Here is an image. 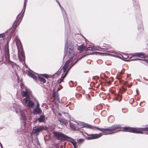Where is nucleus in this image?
<instances>
[{
    "label": "nucleus",
    "mask_w": 148,
    "mask_h": 148,
    "mask_svg": "<svg viewBox=\"0 0 148 148\" xmlns=\"http://www.w3.org/2000/svg\"><path fill=\"white\" fill-rule=\"evenodd\" d=\"M139 55V53H134L132 54V56H135V57H138Z\"/></svg>",
    "instance_id": "c756f323"
},
{
    "label": "nucleus",
    "mask_w": 148,
    "mask_h": 148,
    "mask_svg": "<svg viewBox=\"0 0 148 148\" xmlns=\"http://www.w3.org/2000/svg\"><path fill=\"white\" fill-rule=\"evenodd\" d=\"M145 56L144 54L143 53H139L138 57L141 58H143Z\"/></svg>",
    "instance_id": "a878e982"
},
{
    "label": "nucleus",
    "mask_w": 148,
    "mask_h": 148,
    "mask_svg": "<svg viewBox=\"0 0 148 148\" xmlns=\"http://www.w3.org/2000/svg\"><path fill=\"white\" fill-rule=\"evenodd\" d=\"M13 107L15 108V110H16V113H18L19 112H20V114L22 116H25V114L23 112L21 111L20 110V107L18 106H17V105L16 104H14L13 105Z\"/></svg>",
    "instance_id": "9d476101"
},
{
    "label": "nucleus",
    "mask_w": 148,
    "mask_h": 148,
    "mask_svg": "<svg viewBox=\"0 0 148 148\" xmlns=\"http://www.w3.org/2000/svg\"><path fill=\"white\" fill-rule=\"evenodd\" d=\"M42 112V111L40 108H36L33 109L32 113L33 114H39L40 113H41Z\"/></svg>",
    "instance_id": "ddd939ff"
},
{
    "label": "nucleus",
    "mask_w": 148,
    "mask_h": 148,
    "mask_svg": "<svg viewBox=\"0 0 148 148\" xmlns=\"http://www.w3.org/2000/svg\"><path fill=\"white\" fill-rule=\"evenodd\" d=\"M137 60V58L132 59L130 60V61H135V60Z\"/></svg>",
    "instance_id": "a19ab883"
},
{
    "label": "nucleus",
    "mask_w": 148,
    "mask_h": 148,
    "mask_svg": "<svg viewBox=\"0 0 148 148\" xmlns=\"http://www.w3.org/2000/svg\"><path fill=\"white\" fill-rule=\"evenodd\" d=\"M133 3L135 8H139V5L138 2H134Z\"/></svg>",
    "instance_id": "393cba45"
},
{
    "label": "nucleus",
    "mask_w": 148,
    "mask_h": 148,
    "mask_svg": "<svg viewBox=\"0 0 148 148\" xmlns=\"http://www.w3.org/2000/svg\"><path fill=\"white\" fill-rule=\"evenodd\" d=\"M17 37V36H16V39Z\"/></svg>",
    "instance_id": "864d4df0"
},
{
    "label": "nucleus",
    "mask_w": 148,
    "mask_h": 148,
    "mask_svg": "<svg viewBox=\"0 0 148 148\" xmlns=\"http://www.w3.org/2000/svg\"><path fill=\"white\" fill-rule=\"evenodd\" d=\"M132 83H130V85H128V88H130L132 86Z\"/></svg>",
    "instance_id": "ea45409f"
},
{
    "label": "nucleus",
    "mask_w": 148,
    "mask_h": 148,
    "mask_svg": "<svg viewBox=\"0 0 148 148\" xmlns=\"http://www.w3.org/2000/svg\"><path fill=\"white\" fill-rule=\"evenodd\" d=\"M21 55L23 57V58H25V53L23 51V49L22 48L21 52Z\"/></svg>",
    "instance_id": "bb28decb"
},
{
    "label": "nucleus",
    "mask_w": 148,
    "mask_h": 148,
    "mask_svg": "<svg viewBox=\"0 0 148 148\" xmlns=\"http://www.w3.org/2000/svg\"><path fill=\"white\" fill-rule=\"evenodd\" d=\"M58 4L60 6L61 9L62 10V13L63 17L64 19V24L65 26V29L66 31L69 29L70 27V25L69 23V21L67 17V15L66 13V11L62 8L60 3H58Z\"/></svg>",
    "instance_id": "39448f33"
},
{
    "label": "nucleus",
    "mask_w": 148,
    "mask_h": 148,
    "mask_svg": "<svg viewBox=\"0 0 148 148\" xmlns=\"http://www.w3.org/2000/svg\"><path fill=\"white\" fill-rule=\"evenodd\" d=\"M100 53L103 54H104L105 55H109L111 56H114L117 58H121L120 57H119L118 56L116 55V54L117 53L116 52L114 51H111L107 53Z\"/></svg>",
    "instance_id": "1a4fd4ad"
},
{
    "label": "nucleus",
    "mask_w": 148,
    "mask_h": 148,
    "mask_svg": "<svg viewBox=\"0 0 148 148\" xmlns=\"http://www.w3.org/2000/svg\"><path fill=\"white\" fill-rule=\"evenodd\" d=\"M58 115L61 116V114L60 113H59L58 114Z\"/></svg>",
    "instance_id": "a18cd8bd"
},
{
    "label": "nucleus",
    "mask_w": 148,
    "mask_h": 148,
    "mask_svg": "<svg viewBox=\"0 0 148 148\" xmlns=\"http://www.w3.org/2000/svg\"><path fill=\"white\" fill-rule=\"evenodd\" d=\"M27 75L30 77L33 78L35 80L37 79L36 76L34 74L32 73L31 72L29 71H27Z\"/></svg>",
    "instance_id": "4468645a"
},
{
    "label": "nucleus",
    "mask_w": 148,
    "mask_h": 148,
    "mask_svg": "<svg viewBox=\"0 0 148 148\" xmlns=\"http://www.w3.org/2000/svg\"><path fill=\"white\" fill-rule=\"evenodd\" d=\"M21 93L23 97H25L23 101V104L25 105L27 103L29 99V97L28 96V91L26 90L25 91L23 90L21 92Z\"/></svg>",
    "instance_id": "0eeeda50"
},
{
    "label": "nucleus",
    "mask_w": 148,
    "mask_h": 148,
    "mask_svg": "<svg viewBox=\"0 0 148 148\" xmlns=\"http://www.w3.org/2000/svg\"><path fill=\"white\" fill-rule=\"evenodd\" d=\"M45 117L44 115H40L39 118L37 120L39 123L43 122L45 120Z\"/></svg>",
    "instance_id": "dca6fc26"
},
{
    "label": "nucleus",
    "mask_w": 148,
    "mask_h": 148,
    "mask_svg": "<svg viewBox=\"0 0 148 148\" xmlns=\"http://www.w3.org/2000/svg\"><path fill=\"white\" fill-rule=\"evenodd\" d=\"M4 55L5 58L6 60L9 61L10 60V53L9 52H5Z\"/></svg>",
    "instance_id": "a211bd4d"
},
{
    "label": "nucleus",
    "mask_w": 148,
    "mask_h": 148,
    "mask_svg": "<svg viewBox=\"0 0 148 148\" xmlns=\"http://www.w3.org/2000/svg\"><path fill=\"white\" fill-rule=\"evenodd\" d=\"M119 125V126H120V128H118V129H121V126H120V125ZM113 126H114V125H113ZM112 126H113V125H112ZM116 130H117V129H116ZM115 130H114V132H115V133H117L118 132H119V131H115ZM114 134H115V133H114Z\"/></svg>",
    "instance_id": "f704fd0d"
},
{
    "label": "nucleus",
    "mask_w": 148,
    "mask_h": 148,
    "mask_svg": "<svg viewBox=\"0 0 148 148\" xmlns=\"http://www.w3.org/2000/svg\"><path fill=\"white\" fill-rule=\"evenodd\" d=\"M98 52H93V53H88V54H86L82 56V57L79 58L73 64L71 65V67L69 68V70L67 71H66V69H67L68 67V66L69 65V64L70 63V61L69 60H67L65 64H64V66H63L62 69L60 70V71H61L62 70H63V72L64 73H65L66 72L65 74L64 75H62V77L61 78L58 80V83L59 84H60L63 81V80L64 79V78L66 77V75H67L69 71L73 67V66H74V65H75L76 63H77V62L80 59L84 57L86 55H89V54H92L95 53L97 54ZM99 53V52H98Z\"/></svg>",
    "instance_id": "7ed1b4c3"
},
{
    "label": "nucleus",
    "mask_w": 148,
    "mask_h": 148,
    "mask_svg": "<svg viewBox=\"0 0 148 148\" xmlns=\"http://www.w3.org/2000/svg\"><path fill=\"white\" fill-rule=\"evenodd\" d=\"M138 29H140L141 31H143V25H142V22L141 21H140V27H138Z\"/></svg>",
    "instance_id": "b1692460"
},
{
    "label": "nucleus",
    "mask_w": 148,
    "mask_h": 148,
    "mask_svg": "<svg viewBox=\"0 0 148 148\" xmlns=\"http://www.w3.org/2000/svg\"><path fill=\"white\" fill-rule=\"evenodd\" d=\"M57 101L59 102V103H60V99L59 98V97H58L57 98Z\"/></svg>",
    "instance_id": "e433bc0d"
},
{
    "label": "nucleus",
    "mask_w": 148,
    "mask_h": 148,
    "mask_svg": "<svg viewBox=\"0 0 148 148\" xmlns=\"http://www.w3.org/2000/svg\"><path fill=\"white\" fill-rule=\"evenodd\" d=\"M84 140L83 139L80 138L77 140V141L78 142H80Z\"/></svg>",
    "instance_id": "72a5a7b5"
},
{
    "label": "nucleus",
    "mask_w": 148,
    "mask_h": 148,
    "mask_svg": "<svg viewBox=\"0 0 148 148\" xmlns=\"http://www.w3.org/2000/svg\"><path fill=\"white\" fill-rule=\"evenodd\" d=\"M5 37L4 34H0V37L3 38Z\"/></svg>",
    "instance_id": "4c0bfd02"
},
{
    "label": "nucleus",
    "mask_w": 148,
    "mask_h": 148,
    "mask_svg": "<svg viewBox=\"0 0 148 148\" xmlns=\"http://www.w3.org/2000/svg\"><path fill=\"white\" fill-rule=\"evenodd\" d=\"M16 40H16V44L17 45V42H20V40L18 39H16Z\"/></svg>",
    "instance_id": "79ce46f5"
},
{
    "label": "nucleus",
    "mask_w": 148,
    "mask_h": 148,
    "mask_svg": "<svg viewBox=\"0 0 148 148\" xmlns=\"http://www.w3.org/2000/svg\"><path fill=\"white\" fill-rule=\"evenodd\" d=\"M38 78L40 81L42 82L43 83H45L46 82V80L43 77L39 76Z\"/></svg>",
    "instance_id": "5701e85b"
},
{
    "label": "nucleus",
    "mask_w": 148,
    "mask_h": 148,
    "mask_svg": "<svg viewBox=\"0 0 148 148\" xmlns=\"http://www.w3.org/2000/svg\"><path fill=\"white\" fill-rule=\"evenodd\" d=\"M13 31L12 30V32H11V33H13Z\"/></svg>",
    "instance_id": "8fccbe9b"
},
{
    "label": "nucleus",
    "mask_w": 148,
    "mask_h": 148,
    "mask_svg": "<svg viewBox=\"0 0 148 148\" xmlns=\"http://www.w3.org/2000/svg\"><path fill=\"white\" fill-rule=\"evenodd\" d=\"M86 128H89L91 129H93L95 128H96V127H94L93 126H92L91 125H90L88 123H86L85 125V127Z\"/></svg>",
    "instance_id": "6ab92c4d"
},
{
    "label": "nucleus",
    "mask_w": 148,
    "mask_h": 148,
    "mask_svg": "<svg viewBox=\"0 0 148 148\" xmlns=\"http://www.w3.org/2000/svg\"><path fill=\"white\" fill-rule=\"evenodd\" d=\"M23 14H22L20 16L18 20L17 21L16 20L14 23H13V25H14V26L15 27V28H16L17 26L19 25L20 24V22H19V20L20 19H21L23 17Z\"/></svg>",
    "instance_id": "f8f14e48"
},
{
    "label": "nucleus",
    "mask_w": 148,
    "mask_h": 148,
    "mask_svg": "<svg viewBox=\"0 0 148 148\" xmlns=\"http://www.w3.org/2000/svg\"><path fill=\"white\" fill-rule=\"evenodd\" d=\"M0 146L1 148H3V145L0 142Z\"/></svg>",
    "instance_id": "37998d69"
},
{
    "label": "nucleus",
    "mask_w": 148,
    "mask_h": 148,
    "mask_svg": "<svg viewBox=\"0 0 148 148\" xmlns=\"http://www.w3.org/2000/svg\"><path fill=\"white\" fill-rule=\"evenodd\" d=\"M39 104L38 102L37 101V106H36V108H40L39 107Z\"/></svg>",
    "instance_id": "c9c22d12"
},
{
    "label": "nucleus",
    "mask_w": 148,
    "mask_h": 148,
    "mask_svg": "<svg viewBox=\"0 0 148 148\" xmlns=\"http://www.w3.org/2000/svg\"><path fill=\"white\" fill-rule=\"evenodd\" d=\"M46 127L45 126H40L38 127L33 129L32 133L33 134H36V135H38L39 133L41 131L45 130Z\"/></svg>",
    "instance_id": "6e6552de"
},
{
    "label": "nucleus",
    "mask_w": 148,
    "mask_h": 148,
    "mask_svg": "<svg viewBox=\"0 0 148 148\" xmlns=\"http://www.w3.org/2000/svg\"><path fill=\"white\" fill-rule=\"evenodd\" d=\"M60 123V124L62 125H65L67 123V121L66 119L64 118H61L59 120Z\"/></svg>",
    "instance_id": "f3484780"
},
{
    "label": "nucleus",
    "mask_w": 148,
    "mask_h": 148,
    "mask_svg": "<svg viewBox=\"0 0 148 148\" xmlns=\"http://www.w3.org/2000/svg\"><path fill=\"white\" fill-rule=\"evenodd\" d=\"M43 76L46 78H48V75L47 74H42Z\"/></svg>",
    "instance_id": "473e14b6"
},
{
    "label": "nucleus",
    "mask_w": 148,
    "mask_h": 148,
    "mask_svg": "<svg viewBox=\"0 0 148 148\" xmlns=\"http://www.w3.org/2000/svg\"><path fill=\"white\" fill-rule=\"evenodd\" d=\"M36 143L37 144V145H40V143L39 142L38 140V138H36L35 139Z\"/></svg>",
    "instance_id": "2f4dec72"
},
{
    "label": "nucleus",
    "mask_w": 148,
    "mask_h": 148,
    "mask_svg": "<svg viewBox=\"0 0 148 148\" xmlns=\"http://www.w3.org/2000/svg\"><path fill=\"white\" fill-rule=\"evenodd\" d=\"M53 95L54 97V95H55L54 93V94H53Z\"/></svg>",
    "instance_id": "3c124183"
},
{
    "label": "nucleus",
    "mask_w": 148,
    "mask_h": 148,
    "mask_svg": "<svg viewBox=\"0 0 148 148\" xmlns=\"http://www.w3.org/2000/svg\"><path fill=\"white\" fill-rule=\"evenodd\" d=\"M123 130L125 131L128 132L134 133L143 134L144 132L137 130L136 128L130 127H125L123 128Z\"/></svg>",
    "instance_id": "423d86ee"
},
{
    "label": "nucleus",
    "mask_w": 148,
    "mask_h": 148,
    "mask_svg": "<svg viewBox=\"0 0 148 148\" xmlns=\"http://www.w3.org/2000/svg\"><path fill=\"white\" fill-rule=\"evenodd\" d=\"M3 127H0V130H1L2 129Z\"/></svg>",
    "instance_id": "de8ad7c7"
},
{
    "label": "nucleus",
    "mask_w": 148,
    "mask_h": 148,
    "mask_svg": "<svg viewBox=\"0 0 148 148\" xmlns=\"http://www.w3.org/2000/svg\"><path fill=\"white\" fill-rule=\"evenodd\" d=\"M147 56H148V55H147Z\"/></svg>",
    "instance_id": "4d7b16f0"
},
{
    "label": "nucleus",
    "mask_w": 148,
    "mask_h": 148,
    "mask_svg": "<svg viewBox=\"0 0 148 148\" xmlns=\"http://www.w3.org/2000/svg\"><path fill=\"white\" fill-rule=\"evenodd\" d=\"M26 105V106L28 107V108L29 109L33 108L35 106V103L34 101H33L29 99V100L28 101L27 103L25 104L24 105Z\"/></svg>",
    "instance_id": "9b49d317"
},
{
    "label": "nucleus",
    "mask_w": 148,
    "mask_h": 148,
    "mask_svg": "<svg viewBox=\"0 0 148 148\" xmlns=\"http://www.w3.org/2000/svg\"><path fill=\"white\" fill-rule=\"evenodd\" d=\"M18 57H19V60L20 61H21V58H20L19 56V52H18Z\"/></svg>",
    "instance_id": "58836bf2"
},
{
    "label": "nucleus",
    "mask_w": 148,
    "mask_h": 148,
    "mask_svg": "<svg viewBox=\"0 0 148 148\" xmlns=\"http://www.w3.org/2000/svg\"><path fill=\"white\" fill-rule=\"evenodd\" d=\"M146 134H148V133H146Z\"/></svg>",
    "instance_id": "5fc2aeb1"
},
{
    "label": "nucleus",
    "mask_w": 148,
    "mask_h": 148,
    "mask_svg": "<svg viewBox=\"0 0 148 148\" xmlns=\"http://www.w3.org/2000/svg\"><path fill=\"white\" fill-rule=\"evenodd\" d=\"M26 0H25V2L24 3L23 8L22 11H21L22 12L23 11V12L22 14H24V12L25 11L26 8Z\"/></svg>",
    "instance_id": "4be33fe9"
},
{
    "label": "nucleus",
    "mask_w": 148,
    "mask_h": 148,
    "mask_svg": "<svg viewBox=\"0 0 148 148\" xmlns=\"http://www.w3.org/2000/svg\"><path fill=\"white\" fill-rule=\"evenodd\" d=\"M9 52V49L8 45H5V52Z\"/></svg>",
    "instance_id": "cd10ccee"
},
{
    "label": "nucleus",
    "mask_w": 148,
    "mask_h": 148,
    "mask_svg": "<svg viewBox=\"0 0 148 148\" xmlns=\"http://www.w3.org/2000/svg\"><path fill=\"white\" fill-rule=\"evenodd\" d=\"M120 128V126L119 125H114L112 126L109 127L107 128H100L99 127H96L99 130L103 131H104L105 132H103L102 133H100L98 134H92L90 135V136L88 137L87 139L88 140L95 139L99 138L103 135H106L108 134H113L116 132H114V131L118 128Z\"/></svg>",
    "instance_id": "f257e3e1"
},
{
    "label": "nucleus",
    "mask_w": 148,
    "mask_h": 148,
    "mask_svg": "<svg viewBox=\"0 0 148 148\" xmlns=\"http://www.w3.org/2000/svg\"><path fill=\"white\" fill-rule=\"evenodd\" d=\"M70 126L71 128L73 129H75L76 128V127L73 124H70Z\"/></svg>",
    "instance_id": "c85d7f7f"
},
{
    "label": "nucleus",
    "mask_w": 148,
    "mask_h": 148,
    "mask_svg": "<svg viewBox=\"0 0 148 148\" xmlns=\"http://www.w3.org/2000/svg\"><path fill=\"white\" fill-rule=\"evenodd\" d=\"M64 112V113H65H65H67V112Z\"/></svg>",
    "instance_id": "09e8293b"
},
{
    "label": "nucleus",
    "mask_w": 148,
    "mask_h": 148,
    "mask_svg": "<svg viewBox=\"0 0 148 148\" xmlns=\"http://www.w3.org/2000/svg\"><path fill=\"white\" fill-rule=\"evenodd\" d=\"M86 123L84 122H82L81 123V125L83 127H85Z\"/></svg>",
    "instance_id": "7c9ffc66"
},
{
    "label": "nucleus",
    "mask_w": 148,
    "mask_h": 148,
    "mask_svg": "<svg viewBox=\"0 0 148 148\" xmlns=\"http://www.w3.org/2000/svg\"><path fill=\"white\" fill-rule=\"evenodd\" d=\"M60 70V69H59V70H58V71H59Z\"/></svg>",
    "instance_id": "6e6d98bb"
},
{
    "label": "nucleus",
    "mask_w": 148,
    "mask_h": 148,
    "mask_svg": "<svg viewBox=\"0 0 148 148\" xmlns=\"http://www.w3.org/2000/svg\"><path fill=\"white\" fill-rule=\"evenodd\" d=\"M77 49L80 52H82L84 50L86 51V47L84 45H82L78 47Z\"/></svg>",
    "instance_id": "2eb2a0df"
},
{
    "label": "nucleus",
    "mask_w": 148,
    "mask_h": 148,
    "mask_svg": "<svg viewBox=\"0 0 148 148\" xmlns=\"http://www.w3.org/2000/svg\"><path fill=\"white\" fill-rule=\"evenodd\" d=\"M69 142L71 143L73 145L74 148H77V142L74 141L70 140Z\"/></svg>",
    "instance_id": "aec40b11"
},
{
    "label": "nucleus",
    "mask_w": 148,
    "mask_h": 148,
    "mask_svg": "<svg viewBox=\"0 0 148 148\" xmlns=\"http://www.w3.org/2000/svg\"><path fill=\"white\" fill-rule=\"evenodd\" d=\"M54 136L58 140H66L68 139H73L64 134L58 131H54L53 132Z\"/></svg>",
    "instance_id": "20e7f679"
},
{
    "label": "nucleus",
    "mask_w": 148,
    "mask_h": 148,
    "mask_svg": "<svg viewBox=\"0 0 148 148\" xmlns=\"http://www.w3.org/2000/svg\"><path fill=\"white\" fill-rule=\"evenodd\" d=\"M92 79H95V78H94V77H92Z\"/></svg>",
    "instance_id": "603ef678"
},
{
    "label": "nucleus",
    "mask_w": 148,
    "mask_h": 148,
    "mask_svg": "<svg viewBox=\"0 0 148 148\" xmlns=\"http://www.w3.org/2000/svg\"><path fill=\"white\" fill-rule=\"evenodd\" d=\"M64 51L66 55L70 58H71L77 54L75 52L73 44L71 40H68L65 39Z\"/></svg>",
    "instance_id": "f03ea898"
},
{
    "label": "nucleus",
    "mask_w": 148,
    "mask_h": 148,
    "mask_svg": "<svg viewBox=\"0 0 148 148\" xmlns=\"http://www.w3.org/2000/svg\"><path fill=\"white\" fill-rule=\"evenodd\" d=\"M95 49L93 47H86V51H93L94 50H95Z\"/></svg>",
    "instance_id": "412c9836"
},
{
    "label": "nucleus",
    "mask_w": 148,
    "mask_h": 148,
    "mask_svg": "<svg viewBox=\"0 0 148 148\" xmlns=\"http://www.w3.org/2000/svg\"><path fill=\"white\" fill-rule=\"evenodd\" d=\"M19 15H18L16 17V19H17V18H18V16H19Z\"/></svg>",
    "instance_id": "49530a36"
},
{
    "label": "nucleus",
    "mask_w": 148,
    "mask_h": 148,
    "mask_svg": "<svg viewBox=\"0 0 148 148\" xmlns=\"http://www.w3.org/2000/svg\"><path fill=\"white\" fill-rule=\"evenodd\" d=\"M137 60H143L140 58H137Z\"/></svg>",
    "instance_id": "c03bdc74"
}]
</instances>
